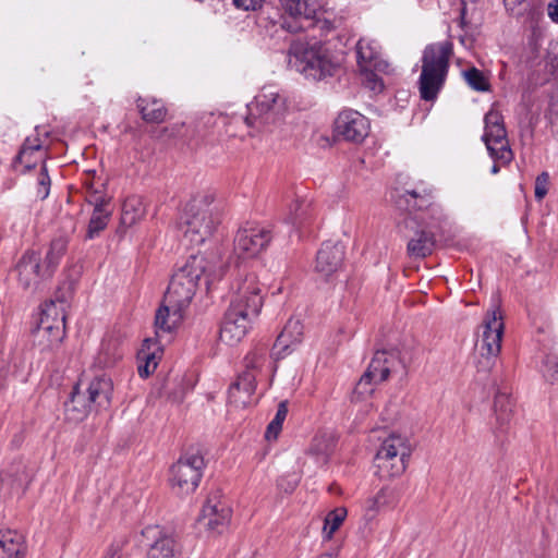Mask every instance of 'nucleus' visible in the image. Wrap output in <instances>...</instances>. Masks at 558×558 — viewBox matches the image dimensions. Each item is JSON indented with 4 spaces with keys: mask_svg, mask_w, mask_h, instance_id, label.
Here are the masks:
<instances>
[{
    "mask_svg": "<svg viewBox=\"0 0 558 558\" xmlns=\"http://www.w3.org/2000/svg\"><path fill=\"white\" fill-rule=\"evenodd\" d=\"M264 303L263 284L254 274L242 279L233 293L221 323L219 339L235 345L244 339Z\"/></svg>",
    "mask_w": 558,
    "mask_h": 558,
    "instance_id": "obj_1",
    "label": "nucleus"
},
{
    "mask_svg": "<svg viewBox=\"0 0 558 558\" xmlns=\"http://www.w3.org/2000/svg\"><path fill=\"white\" fill-rule=\"evenodd\" d=\"M289 113L288 99L271 86L263 87L246 107V114L235 117L242 120L248 133L272 132L280 128Z\"/></svg>",
    "mask_w": 558,
    "mask_h": 558,
    "instance_id": "obj_2",
    "label": "nucleus"
},
{
    "mask_svg": "<svg viewBox=\"0 0 558 558\" xmlns=\"http://www.w3.org/2000/svg\"><path fill=\"white\" fill-rule=\"evenodd\" d=\"M206 275L208 282L219 280L222 268L216 269L205 257L191 256L187 262L172 276L165 299L172 306L185 310L198 287L202 276Z\"/></svg>",
    "mask_w": 558,
    "mask_h": 558,
    "instance_id": "obj_3",
    "label": "nucleus"
},
{
    "mask_svg": "<svg viewBox=\"0 0 558 558\" xmlns=\"http://www.w3.org/2000/svg\"><path fill=\"white\" fill-rule=\"evenodd\" d=\"M289 65L313 80L331 76L339 66L333 54L320 43L293 40L288 50Z\"/></svg>",
    "mask_w": 558,
    "mask_h": 558,
    "instance_id": "obj_4",
    "label": "nucleus"
},
{
    "mask_svg": "<svg viewBox=\"0 0 558 558\" xmlns=\"http://www.w3.org/2000/svg\"><path fill=\"white\" fill-rule=\"evenodd\" d=\"M452 54L450 41L427 46L423 52L422 72L418 80L420 96L425 101H434L442 88Z\"/></svg>",
    "mask_w": 558,
    "mask_h": 558,
    "instance_id": "obj_5",
    "label": "nucleus"
},
{
    "mask_svg": "<svg viewBox=\"0 0 558 558\" xmlns=\"http://www.w3.org/2000/svg\"><path fill=\"white\" fill-rule=\"evenodd\" d=\"M219 222V213L215 207L205 199H194L185 208L180 229L191 245H201L214 234Z\"/></svg>",
    "mask_w": 558,
    "mask_h": 558,
    "instance_id": "obj_6",
    "label": "nucleus"
},
{
    "mask_svg": "<svg viewBox=\"0 0 558 558\" xmlns=\"http://www.w3.org/2000/svg\"><path fill=\"white\" fill-rule=\"evenodd\" d=\"M412 448L407 437L390 434L383 439L375 456L376 473L381 478L400 476L407 469Z\"/></svg>",
    "mask_w": 558,
    "mask_h": 558,
    "instance_id": "obj_7",
    "label": "nucleus"
},
{
    "mask_svg": "<svg viewBox=\"0 0 558 558\" xmlns=\"http://www.w3.org/2000/svg\"><path fill=\"white\" fill-rule=\"evenodd\" d=\"M64 314L62 310L50 301L41 308L36 328L33 330L34 343L41 351L51 350L59 345L64 338Z\"/></svg>",
    "mask_w": 558,
    "mask_h": 558,
    "instance_id": "obj_8",
    "label": "nucleus"
},
{
    "mask_svg": "<svg viewBox=\"0 0 558 558\" xmlns=\"http://www.w3.org/2000/svg\"><path fill=\"white\" fill-rule=\"evenodd\" d=\"M286 17L282 27L291 33L305 31L318 24L322 27L327 21H322L318 14L322 9V0H280Z\"/></svg>",
    "mask_w": 558,
    "mask_h": 558,
    "instance_id": "obj_9",
    "label": "nucleus"
},
{
    "mask_svg": "<svg viewBox=\"0 0 558 558\" xmlns=\"http://www.w3.org/2000/svg\"><path fill=\"white\" fill-rule=\"evenodd\" d=\"M204 458L198 452L182 456L170 470L171 488L178 495L193 493L202 478Z\"/></svg>",
    "mask_w": 558,
    "mask_h": 558,
    "instance_id": "obj_10",
    "label": "nucleus"
},
{
    "mask_svg": "<svg viewBox=\"0 0 558 558\" xmlns=\"http://www.w3.org/2000/svg\"><path fill=\"white\" fill-rule=\"evenodd\" d=\"M484 122L483 141L490 157L504 165L509 163L513 158V153L507 138L501 113L492 109L485 114Z\"/></svg>",
    "mask_w": 558,
    "mask_h": 558,
    "instance_id": "obj_11",
    "label": "nucleus"
},
{
    "mask_svg": "<svg viewBox=\"0 0 558 558\" xmlns=\"http://www.w3.org/2000/svg\"><path fill=\"white\" fill-rule=\"evenodd\" d=\"M407 228L413 230V235L407 245L411 258H425L434 251L436 239L434 229L436 222H427L423 215L414 216L405 221Z\"/></svg>",
    "mask_w": 558,
    "mask_h": 558,
    "instance_id": "obj_12",
    "label": "nucleus"
},
{
    "mask_svg": "<svg viewBox=\"0 0 558 558\" xmlns=\"http://www.w3.org/2000/svg\"><path fill=\"white\" fill-rule=\"evenodd\" d=\"M270 231L263 227L240 229L234 239V252L241 257H254L270 242Z\"/></svg>",
    "mask_w": 558,
    "mask_h": 558,
    "instance_id": "obj_13",
    "label": "nucleus"
},
{
    "mask_svg": "<svg viewBox=\"0 0 558 558\" xmlns=\"http://www.w3.org/2000/svg\"><path fill=\"white\" fill-rule=\"evenodd\" d=\"M231 518V509L218 495L209 496L202 509L199 524L207 531L220 534L222 533Z\"/></svg>",
    "mask_w": 558,
    "mask_h": 558,
    "instance_id": "obj_14",
    "label": "nucleus"
},
{
    "mask_svg": "<svg viewBox=\"0 0 558 558\" xmlns=\"http://www.w3.org/2000/svg\"><path fill=\"white\" fill-rule=\"evenodd\" d=\"M335 128L344 140L361 143L368 135L369 122L360 112L350 110L338 116Z\"/></svg>",
    "mask_w": 558,
    "mask_h": 558,
    "instance_id": "obj_15",
    "label": "nucleus"
},
{
    "mask_svg": "<svg viewBox=\"0 0 558 558\" xmlns=\"http://www.w3.org/2000/svg\"><path fill=\"white\" fill-rule=\"evenodd\" d=\"M143 536L155 539L150 546L147 558H179L180 546L171 534L163 533L159 526H147Z\"/></svg>",
    "mask_w": 558,
    "mask_h": 558,
    "instance_id": "obj_16",
    "label": "nucleus"
},
{
    "mask_svg": "<svg viewBox=\"0 0 558 558\" xmlns=\"http://www.w3.org/2000/svg\"><path fill=\"white\" fill-rule=\"evenodd\" d=\"M256 388V375L253 373H241L228 391L229 404L235 409H244L254 403Z\"/></svg>",
    "mask_w": 558,
    "mask_h": 558,
    "instance_id": "obj_17",
    "label": "nucleus"
},
{
    "mask_svg": "<svg viewBox=\"0 0 558 558\" xmlns=\"http://www.w3.org/2000/svg\"><path fill=\"white\" fill-rule=\"evenodd\" d=\"M20 283L25 289L36 288L41 279L50 275H44V266L35 252L25 253L15 268Z\"/></svg>",
    "mask_w": 558,
    "mask_h": 558,
    "instance_id": "obj_18",
    "label": "nucleus"
},
{
    "mask_svg": "<svg viewBox=\"0 0 558 558\" xmlns=\"http://www.w3.org/2000/svg\"><path fill=\"white\" fill-rule=\"evenodd\" d=\"M344 258L343 247L339 244L325 243L316 256L315 270L328 278L337 272Z\"/></svg>",
    "mask_w": 558,
    "mask_h": 558,
    "instance_id": "obj_19",
    "label": "nucleus"
},
{
    "mask_svg": "<svg viewBox=\"0 0 558 558\" xmlns=\"http://www.w3.org/2000/svg\"><path fill=\"white\" fill-rule=\"evenodd\" d=\"M513 418V401L506 392H497L494 400L493 432L498 437L506 434Z\"/></svg>",
    "mask_w": 558,
    "mask_h": 558,
    "instance_id": "obj_20",
    "label": "nucleus"
},
{
    "mask_svg": "<svg viewBox=\"0 0 558 558\" xmlns=\"http://www.w3.org/2000/svg\"><path fill=\"white\" fill-rule=\"evenodd\" d=\"M45 156L46 154L40 141L28 137L14 159L13 168L19 171V167H22L20 171L24 172L36 167L37 163H44Z\"/></svg>",
    "mask_w": 558,
    "mask_h": 558,
    "instance_id": "obj_21",
    "label": "nucleus"
},
{
    "mask_svg": "<svg viewBox=\"0 0 558 558\" xmlns=\"http://www.w3.org/2000/svg\"><path fill=\"white\" fill-rule=\"evenodd\" d=\"M356 58L360 69L386 70L388 66L380 58L379 45L368 38H361L357 41Z\"/></svg>",
    "mask_w": 558,
    "mask_h": 558,
    "instance_id": "obj_22",
    "label": "nucleus"
},
{
    "mask_svg": "<svg viewBox=\"0 0 558 558\" xmlns=\"http://www.w3.org/2000/svg\"><path fill=\"white\" fill-rule=\"evenodd\" d=\"M399 364L397 352L393 351H377L365 374L374 378L375 381L381 383L389 377L391 371Z\"/></svg>",
    "mask_w": 558,
    "mask_h": 558,
    "instance_id": "obj_23",
    "label": "nucleus"
},
{
    "mask_svg": "<svg viewBox=\"0 0 558 558\" xmlns=\"http://www.w3.org/2000/svg\"><path fill=\"white\" fill-rule=\"evenodd\" d=\"M502 337L478 333L476 350L481 356L477 367L481 371H489L495 359L501 351Z\"/></svg>",
    "mask_w": 558,
    "mask_h": 558,
    "instance_id": "obj_24",
    "label": "nucleus"
},
{
    "mask_svg": "<svg viewBox=\"0 0 558 558\" xmlns=\"http://www.w3.org/2000/svg\"><path fill=\"white\" fill-rule=\"evenodd\" d=\"M161 357V349L153 339H146L137 353V372L142 378H147L155 372Z\"/></svg>",
    "mask_w": 558,
    "mask_h": 558,
    "instance_id": "obj_25",
    "label": "nucleus"
},
{
    "mask_svg": "<svg viewBox=\"0 0 558 558\" xmlns=\"http://www.w3.org/2000/svg\"><path fill=\"white\" fill-rule=\"evenodd\" d=\"M183 308L172 306L163 298L162 304L158 308L155 317V326L157 336L160 332H171L183 319Z\"/></svg>",
    "mask_w": 558,
    "mask_h": 558,
    "instance_id": "obj_26",
    "label": "nucleus"
},
{
    "mask_svg": "<svg viewBox=\"0 0 558 558\" xmlns=\"http://www.w3.org/2000/svg\"><path fill=\"white\" fill-rule=\"evenodd\" d=\"M112 391L111 379L106 375H100L93 378L83 392L86 393L93 405L107 407L110 403Z\"/></svg>",
    "mask_w": 558,
    "mask_h": 558,
    "instance_id": "obj_27",
    "label": "nucleus"
},
{
    "mask_svg": "<svg viewBox=\"0 0 558 558\" xmlns=\"http://www.w3.org/2000/svg\"><path fill=\"white\" fill-rule=\"evenodd\" d=\"M92 409L93 404L86 393L81 390L80 385L75 386L70 400L65 402L66 418L71 422H81L88 415Z\"/></svg>",
    "mask_w": 558,
    "mask_h": 558,
    "instance_id": "obj_28",
    "label": "nucleus"
},
{
    "mask_svg": "<svg viewBox=\"0 0 558 558\" xmlns=\"http://www.w3.org/2000/svg\"><path fill=\"white\" fill-rule=\"evenodd\" d=\"M26 551L23 534L15 530L2 532V558H25Z\"/></svg>",
    "mask_w": 558,
    "mask_h": 558,
    "instance_id": "obj_29",
    "label": "nucleus"
},
{
    "mask_svg": "<svg viewBox=\"0 0 558 558\" xmlns=\"http://www.w3.org/2000/svg\"><path fill=\"white\" fill-rule=\"evenodd\" d=\"M505 331L504 315L497 300L486 312L480 326V333L502 337Z\"/></svg>",
    "mask_w": 558,
    "mask_h": 558,
    "instance_id": "obj_30",
    "label": "nucleus"
},
{
    "mask_svg": "<svg viewBox=\"0 0 558 558\" xmlns=\"http://www.w3.org/2000/svg\"><path fill=\"white\" fill-rule=\"evenodd\" d=\"M89 203H95V208L87 228V238L93 239L107 227L110 211L106 208L107 204L100 196H95L94 199H89Z\"/></svg>",
    "mask_w": 558,
    "mask_h": 558,
    "instance_id": "obj_31",
    "label": "nucleus"
},
{
    "mask_svg": "<svg viewBox=\"0 0 558 558\" xmlns=\"http://www.w3.org/2000/svg\"><path fill=\"white\" fill-rule=\"evenodd\" d=\"M137 108L142 119L148 123H161L167 117V108L160 100L155 98L140 97L137 99Z\"/></svg>",
    "mask_w": 558,
    "mask_h": 558,
    "instance_id": "obj_32",
    "label": "nucleus"
},
{
    "mask_svg": "<svg viewBox=\"0 0 558 558\" xmlns=\"http://www.w3.org/2000/svg\"><path fill=\"white\" fill-rule=\"evenodd\" d=\"M303 326L299 319L291 318L278 336L275 348L281 351L289 350L293 344L302 340Z\"/></svg>",
    "mask_w": 558,
    "mask_h": 558,
    "instance_id": "obj_33",
    "label": "nucleus"
},
{
    "mask_svg": "<svg viewBox=\"0 0 558 558\" xmlns=\"http://www.w3.org/2000/svg\"><path fill=\"white\" fill-rule=\"evenodd\" d=\"M68 241L65 238L53 239L46 253L44 275H51L65 254Z\"/></svg>",
    "mask_w": 558,
    "mask_h": 558,
    "instance_id": "obj_34",
    "label": "nucleus"
},
{
    "mask_svg": "<svg viewBox=\"0 0 558 558\" xmlns=\"http://www.w3.org/2000/svg\"><path fill=\"white\" fill-rule=\"evenodd\" d=\"M145 215V207L140 197L132 196L124 201L122 205L121 222L131 227Z\"/></svg>",
    "mask_w": 558,
    "mask_h": 558,
    "instance_id": "obj_35",
    "label": "nucleus"
},
{
    "mask_svg": "<svg viewBox=\"0 0 558 558\" xmlns=\"http://www.w3.org/2000/svg\"><path fill=\"white\" fill-rule=\"evenodd\" d=\"M377 384L379 383L364 373L352 392L351 401L353 403L367 402L373 396Z\"/></svg>",
    "mask_w": 558,
    "mask_h": 558,
    "instance_id": "obj_36",
    "label": "nucleus"
},
{
    "mask_svg": "<svg viewBox=\"0 0 558 558\" xmlns=\"http://www.w3.org/2000/svg\"><path fill=\"white\" fill-rule=\"evenodd\" d=\"M267 361V353L265 349H255L246 354L244 357V371L242 373H253L256 377L262 373V369Z\"/></svg>",
    "mask_w": 558,
    "mask_h": 558,
    "instance_id": "obj_37",
    "label": "nucleus"
},
{
    "mask_svg": "<svg viewBox=\"0 0 558 558\" xmlns=\"http://www.w3.org/2000/svg\"><path fill=\"white\" fill-rule=\"evenodd\" d=\"M308 215L310 204L305 201L295 199L289 207L287 219L294 227H299L307 220Z\"/></svg>",
    "mask_w": 558,
    "mask_h": 558,
    "instance_id": "obj_38",
    "label": "nucleus"
},
{
    "mask_svg": "<svg viewBox=\"0 0 558 558\" xmlns=\"http://www.w3.org/2000/svg\"><path fill=\"white\" fill-rule=\"evenodd\" d=\"M347 513L348 512L345 508L339 507L326 515L323 532L327 537H331L332 534L340 527L347 517Z\"/></svg>",
    "mask_w": 558,
    "mask_h": 558,
    "instance_id": "obj_39",
    "label": "nucleus"
},
{
    "mask_svg": "<svg viewBox=\"0 0 558 558\" xmlns=\"http://www.w3.org/2000/svg\"><path fill=\"white\" fill-rule=\"evenodd\" d=\"M464 80L468 85L477 92H486L489 88V83L482 71L476 68H471L463 72Z\"/></svg>",
    "mask_w": 558,
    "mask_h": 558,
    "instance_id": "obj_40",
    "label": "nucleus"
},
{
    "mask_svg": "<svg viewBox=\"0 0 558 558\" xmlns=\"http://www.w3.org/2000/svg\"><path fill=\"white\" fill-rule=\"evenodd\" d=\"M51 180L48 175L45 163L40 165L39 172L36 179L35 192L39 199H45L50 193Z\"/></svg>",
    "mask_w": 558,
    "mask_h": 558,
    "instance_id": "obj_41",
    "label": "nucleus"
},
{
    "mask_svg": "<svg viewBox=\"0 0 558 558\" xmlns=\"http://www.w3.org/2000/svg\"><path fill=\"white\" fill-rule=\"evenodd\" d=\"M392 497L393 493L390 489L383 488L373 498L368 499L367 508L371 511H378L381 508L389 506L391 504Z\"/></svg>",
    "mask_w": 558,
    "mask_h": 558,
    "instance_id": "obj_42",
    "label": "nucleus"
},
{
    "mask_svg": "<svg viewBox=\"0 0 558 558\" xmlns=\"http://www.w3.org/2000/svg\"><path fill=\"white\" fill-rule=\"evenodd\" d=\"M362 75H363V82L364 84L372 89L373 92H381L384 88V84L379 76L376 74L377 69H360Z\"/></svg>",
    "mask_w": 558,
    "mask_h": 558,
    "instance_id": "obj_43",
    "label": "nucleus"
},
{
    "mask_svg": "<svg viewBox=\"0 0 558 558\" xmlns=\"http://www.w3.org/2000/svg\"><path fill=\"white\" fill-rule=\"evenodd\" d=\"M544 376L547 380L554 383L558 380V359L553 355H547L544 361L543 368Z\"/></svg>",
    "mask_w": 558,
    "mask_h": 558,
    "instance_id": "obj_44",
    "label": "nucleus"
},
{
    "mask_svg": "<svg viewBox=\"0 0 558 558\" xmlns=\"http://www.w3.org/2000/svg\"><path fill=\"white\" fill-rule=\"evenodd\" d=\"M549 184V175L547 172H542L535 181V197L537 199H543L547 194Z\"/></svg>",
    "mask_w": 558,
    "mask_h": 558,
    "instance_id": "obj_45",
    "label": "nucleus"
},
{
    "mask_svg": "<svg viewBox=\"0 0 558 558\" xmlns=\"http://www.w3.org/2000/svg\"><path fill=\"white\" fill-rule=\"evenodd\" d=\"M409 194L412 197L420 199V203L417 204L420 209L429 208V207L434 206V202H433L434 196H433L432 191L424 190L423 194H421L417 191L413 190V191L409 192Z\"/></svg>",
    "mask_w": 558,
    "mask_h": 558,
    "instance_id": "obj_46",
    "label": "nucleus"
},
{
    "mask_svg": "<svg viewBox=\"0 0 558 558\" xmlns=\"http://www.w3.org/2000/svg\"><path fill=\"white\" fill-rule=\"evenodd\" d=\"M505 7L512 14L520 15L527 8V0H504Z\"/></svg>",
    "mask_w": 558,
    "mask_h": 558,
    "instance_id": "obj_47",
    "label": "nucleus"
},
{
    "mask_svg": "<svg viewBox=\"0 0 558 558\" xmlns=\"http://www.w3.org/2000/svg\"><path fill=\"white\" fill-rule=\"evenodd\" d=\"M232 1H233V4L238 9H242L245 11L255 10L262 3V0H232Z\"/></svg>",
    "mask_w": 558,
    "mask_h": 558,
    "instance_id": "obj_48",
    "label": "nucleus"
},
{
    "mask_svg": "<svg viewBox=\"0 0 558 558\" xmlns=\"http://www.w3.org/2000/svg\"><path fill=\"white\" fill-rule=\"evenodd\" d=\"M281 428H282V424L271 421L268 424L267 429H266V434H265L266 438L268 440L277 439L279 433L281 432Z\"/></svg>",
    "mask_w": 558,
    "mask_h": 558,
    "instance_id": "obj_49",
    "label": "nucleus"
},
{
    "mask_svg": "<svg viewBox=\"0 0 558 558\" xmlns=\"http://www.w3.org/2000/svg\"><path fill=\"white\" fill-rule=\"evenodd\" d=\"M299 480V476L296 474H293L292 478L287 483V485L284 484V480L280 478L278 481V486L284 492H292L296 487Z\"/></svg>",
    "mask_w": 558,
    "mask_h": 558,
    "instance_id": "obj_50",
    "label": "nucleus"
},
{
    "mask_svg": "<svg viewBox=\"0 0 558 558\" xmlns=\"http://www.w3.org/2000/svg\"><path fill=\"white\" fill-rule=\"evenodd\" d=\"M287 414H288L287 402L282 401V402L279 403L278 409H277V413H276V415H275L272 421L282 424L284 422L286 417H287Z\"/></svg>",
    "mask_w": 558,
    "mask_h": 558,
    "instance_id": "obj_51",
    "label": "nucleus"
},
{
    "mask_svg": "<svg viewBox=\"0 0 558 558\" xmlns=\"http://www.w3.org/2000/svg\"><path fill=\"white\" fill-rule=\"evenodd\" d=\"M549 119L553 126L558 130V99L553 100L549 106Z\"/></svg>",
    "mask_w": 558,
    "mask_h": 558,
    "instance_id": "obj_52",
    "label": "nucleus"
},
{
    "mask_svg": "<svg viewBox=\"0 0 558 558\" xmlns=\"http://www.w3.org/2000/svg\"><path fill=\"white\" fill-rule=\"evenodd\" d=\"M547 13L553 22L558 23V0L548 3Z\"/></svg>",
    "mask_w": 558,
    "mask_h": 558,
    "instance_id": "obj_53",
    "label": "nucleus"
},
{
    "mask_svg": "<svg viewBox=\"0 0 558 558\" xmlns=\"http://www.w3.org/2000/svg\"><path fill=\"white\" fill-rule=\"evenodd\" d=\"M104 558H123V555L118 548H110Z\"/></svg>",
    "mask_w": 558,
    "mask_h": 558,
    "instance_id": "obj_54",
    "label": "nucleus"
},
{
    "mask_svg": "<svg viewBox=\"0 0 558 558\" xmlns=\"http://www.w3.org/2000/svg\"><path fill=\"white\" fill-rule=\"evenodd\" d=\"M317 558H335V557L332 556V554L326 553V554L318 556Z\"/></svg>",
    "mask_w": 558,
    "mask_h": 558,
    "instance_id": "obj_55",
    "label": "nucleus"
},
{
    "mask_svg": "<svg viewBox=\"0 0 558 558\" xmlns=\"http://www.w3.org/2000/svg\"><path fill=\"white\" fill-rule=\"evenodd\" d=\"M499 171V167L497 165H494L492 168L493 173H497Z\"/></svg>",
    "mask_w": 558,
    "mask_h": 558,
    "instance_id": "obj_56",
    "label": "nucleus"
},
{
    "mask_svg": "<svg viewBox=\"0 0 558 558\" xmlns=\"http://www.w3.org/2000/svg\"><path fill=\"white\" fill-rule=\"evenodd\" d=\"M461 22L464 23V9L462 10V13H461Z\"/></svg>",
    "mask_w": 558,
    "mask_h": 558,
    "instance_id": "obj_57",
    "label": "nucleus"
}]
</instances>
